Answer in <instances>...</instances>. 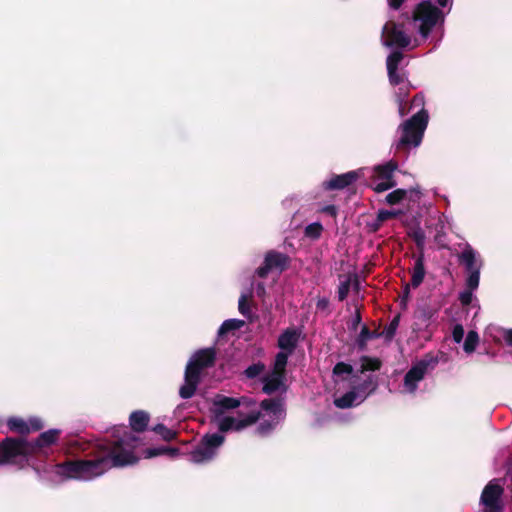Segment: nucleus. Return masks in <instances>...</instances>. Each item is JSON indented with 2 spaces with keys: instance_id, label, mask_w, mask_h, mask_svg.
I'll return each mask as SVG.
<instances>
[{
  "instance_id": "1",
  "label": "nucleus",
  "mask_w": 512,
  "mask_h": 512,
  "mask_svg": "<svg viewBox=\"0 0 512 512\" xmlns=\"http://www.w3.org/2000/svg\"><path fill=\"white\" fill-rule=\"evenodd\" d=\"M138 445V437L129 432L127 427L121 426L114 430L111 439H105L97 445L92 459L51 465L47 472L53 482L68 479L89 481L103 475L112 467L135 464L139 459L135 454Z\"/></svg>"
},
{
  "instance_id": "2",
  "label": "nucleus",
  "mask_w": 512,
  "mask_h": 512,
  "mask_svg": "<svg viewBox=\"0 0 512 512\" xmlns=\"http://www.w3.org/2000/svg\"><path fill=\"white\" fill-rule=\"evenodd\" d=\"M257 402L248 396L229 397L216 394L211 400L212 420L219 432H241L261 420L257 431L261 435L269 434L285 417L283 403L280 400L266 399Z\"/></svg>"
},
{
  "instance_id": "3",
  "label": "nucleus",
  "mask_w": 512,
  "mask_h": 512,
  "mask_svg": "<svg viewBox=\"0 0 512 512\" xmlns=\"http://www.w3.org/2000/svg\"><path fill=\"white\" fill-rule=\"evenodd\" d=\"M381 362L377 358L362 357L360 370L354 372L352 366L343 362L337 363L333 369L336 382H347L349 391L339 397H335L336 407L345 409L361 404L377 388L375 376L367 374L368 371H376Z\"/></svg>"
},
{
  "instance_id": "4",
  "label": "nucleus",
  "mask_w": 512,
  "mask_h": 512,
  "mask_svg": "<svg viewBox=\"0 0 512 512\" xmlns=\"http://www.w3.org/2000/svg\"><path fill=\"white\" fill-rule=\"evenodd\" d=\"M60 435V430L50 429L39 435L35 442L23 438H7L0 444V465L9 464L23 467L32 454L44 452L53 445Z\"/></svg>"
},
{
  "instance_id": "5",
  "label": "nucleus",
  "mask_w": 512,
  "mask_h": 512,
  "mask_svg": "<svg viewBox=\"0 0 512 512\" xmlns=\"http://www.w3.org/2000/svg\"><path fill=\"white\" fill-rule=\"evenodd\" d=\"M215 360V351L212 348H206L197 351L186 366L184 384L180 387L179 395L183 399L191 398L200 382V376L203 369L213 365Z\"/></svg>"
},
{
  "instance_id": "6",
  "label": "nucleus",
  "mask_w": 512,
  "mask_h": 512,
  "mask_svg": "<svg viewBox=\"0 0 512 512\" xmlns=\"http://www.w3.org/2000/svg\"><path fill=\"white\" fill-rule=\"evenodd\" d=\"M428 120V111L424 108L406 120L400 126L402 128V136L396 145V149L405 150L410 147H418L422 142Z\"/></svg>"
},
{
  "instance_id": "7",
  "label": "nucleus",
  "mask_w": 512,
  "mask_h": 512,
  "mask_svg": "<svg viewBox=\"0 0 512 512\" xmlns=\"http://www.w3.org/2000/svg\"><path fill=\"white\" fill-rule=\"evenodd\" d=\"M412 19L415 22H420L419 33L423 38H427L436 24L440 20L443 21L444 15L438 7L427 0L415 6Z\"/></svg>"
},
{
  "instance_id": "8",
  "label": "nucleus",
  "mask_w": 512,
  "mask_h": 512,
  "mask_svg": "<svg viewBox=\"0 0 512 512\" xmlns=\"http://www.w3.org/2000/svg\"><path fill=\"white\" fill-rule=\"evenodd\" d=\"M288 362V353L278 352L273 369L267 373L263 379V391L267 394L274 392H284L286 390V365Z\"/></svg>"
},
{
  "instance_id": "9",
  "label": "nucleus",
  "mask_w": 512,
  "mask_h": 512,
  "mask_svg": "<svg viewBox=\"0 0 512 512\" xmlns=\"http://www.w3.org/2000/svg\"><path fill=\"white\" fill-rule=\"evenodd\" d=\"M436 364L437 359L434 357H424L414 363L404 375L400 392L402 394H415L419 383L425 378L428 370L433 369Z\"/></svg>"
},
{
  "instance_id": "10",
  "label": "nucleus",
  "mask_w": 512,
  "mask_h": 512,
  "mask_svg": "<svg viewBox=\"0 0 512 512\" xmlns=\"http://www.w3.org/2000/svg\"><path fill=\"white\" fill-rule=\"evenodd\" d=\"M224 440L225 437L221 433L206 434L199 445L190 453V461L202 464L212 460Z\"/></svg>"
},
{
  "instance_id": "11",
  "label": "nucleus",
  "mask_w": 512,
  "mask_h": 512,
  "mask_svg": "<svg viewBox=\"0 0 512 512\" xmlns=\"http://www.w3.org/2000/svg\"><path fill=\"white\" fill-rule=\"evenodd\" d=\"M458 261L464 266L467 273L466 288L475 290L479 286L481 259H477L476 251L471 245L466 244L463 251L458 255Z\"/></svg>"
},
{
  "instance_id": "12",
  "label": "nucleus",
  "mask_w": 512,
  "mask_h": 512,
  "mask_svg": "<svg viewBox=\"0 0 512 512\" xmlns=\"http://www.w3.org/2000/svg\"><path fill=\"white\" fill-rule=\"evenodd\" d=\"M382 43L386 47L407 48L411 43V37L405 33L404 24L389 20L382 28Z\"/></svg>"
},
{
  "instance_id": "13",
  "label": "nucleus",
  "mask_w": 512,
  "mask_h": 512,
  "mask_svg": "<svg viewBox=\"0 0 512 512\" xmlns=\"http://www.w3.org/2000/svg\"><path fill=\"white\" fill-rule=\"evenodd\" d=\"M290 263L291 258L286 253L269 250L265 253L263 263L256 269L255 274L263 279L272 271H277L281 274L289 268Z\"/></svg>"
},
{
  "instance_id": "14",
  "label": "nucleus",
  "mask_w": 512,
  "mask_h": 512,
  "mask_svg": "<svg viewBox=\"0 0 512 512\" xmlns=\"http://www.w3.org/2000/svg\"><path fill=\"white\" fill-rule=\"evenodd\" d=\"M503 494V487L500 485L499 480H491L484 488L480 503L485 506V512H501V496Z\"/></svg>"
},
{
  "instance_id": "15",
  "label": "nucleus",
  "mask_w": 512,
  "mask_h": 512,
  "mask_svg": "<svg viewBox=\"0 0 512 512\" xmlns=\"http://www.w3.org/2000/svg\"><path fill=\"white\" fill-rule=\"evenodd\" d=\"M363 176V169L352 170L343 174H334L328 180L323 182V189L326 191L343 190L354 184Z\"/></svg>"
},
{
  "instance_id": "16",
  "label": "nucleus",
  "mask_w": 512,
  "mask_h": 512,
  "mask_svg": "<svg viewBox=\"0 0 512 512\" xmlns=\"http://www.w3.org/2000/svg\"><path fill=\"white\" fill-rule=\"evenodd\" d=\"M397 326L398 322H390L389 325L384 327L381 331L379 329L370 331L366 326H362L361 332L357 338L358 347L364 349L366 343L373 338L382 337L385 341H390L397 330Z\"/></svg>"
},
{
  "instance_id": "17",
  "label": "nucleus",
  "mask_w": 512,
  "mask_h": 512,
  "mask_svg": "<svg viewBox=\"0 0 512 512\" xmlns=\"http://www.w3.org/2000/svg\"><path fill=\"white\" fill-rule=\"evenodd\" d=\"M404 58L403 52L395 50L391 52L386 59V67L389 83L393 86L400 85L407 80L404 72L398 70L401 61Z\"/></svg>"
},
{
  "instance_id": "18",
  "label": "nucleus",
  "mask_w": 512,
  "mask_h": 512,
  "mask_svg": "<svg viewBox=\"0 0 512 512\" xmlns=\"http://www.w3.org/2000/svg\"><path fill=\"white\" fill-rule=\"evenodd\" d=\"M7 426L11 431L19 434H27L42 429L44 425L42 420L37 417H31L27 420L19 417H11L7 421Z\"/></svg>"
},
{
  "instance_id": "19",
  "label": "nucleus",
  "mask_w": 512,
  "mask_h": 512,
  "mask_svg": "<svg viewBox=\"0 0 512 512\" xmlns=\"http://www.w3.org/2000/svg\"><path fill=\"white\" fill-rule=\"evenodd\" d=\"M300 334L301 332L294 328H289L284 331L278 339V346L281 349L280 352H286L289 356L296 347Z\"/></svg>"
},
{
  "instance_id": "20",
  "label": "nucleus",
  "mask_w": 512,
  "mask_h": 512,
  "mask_svg": "<svg viewBox=\"0 0 512 512\" xmlns=\"http://www.w3.org/2000/svg\"><path fill=\"white\" fill-rule=\"evenodd\" d=\"M413 258H414L415 262H414V267L412 270L410 285L413 288H417L422 284V282L425 278V274H426L425 265H424V262H425L424 253L414 254Z\"/></svg>"
},
{
  "instance_id": "21",
  "label": "nucleus",
  "mask_w": 512,
  "mask_h": 512,
  "mask_svg": "<svg viewBox=\"0 0 512 512\" xmlns=\"http://www.w3.org/2000/svg\"><path fill=\"white\" fill-rule=\"evenodd\" d=\"M130 426L134 432H142L149 422V415L144 411H135L129 418Z\"/></svg>"
},
{
  "instance_id": "22",
  "label": "nucleus",
  "mask_w": 512,
  "mask_h": 512,
  "mask_svg": "<svg viewBox=\"0 0 512 512\" xmlns=\"http://www.w3.org/2000/svg\"><path fill=\"white\" fill-rule=\"evenodd\" d=\"M398 165L396 162L389 161L383 165H378L375 167V173L379 179L384 181H395L393 179V173L397 169Z\"/></svg>"
},
{
  "instance_id": "23",
  "label": "nucleus",
  "mask_w": 512,
  "mask_h": 512,
  "mask_svg": "<svg viewBox=\"0 0 512 512\" xmlns=\"http://www.w3.org/2000/svg\"><path fill=\"white\" fill-rule=\"evenodd\" d=\"M177 449L168 448L165 446L155 447V448H147L143 451L144 458H153L159 455H168L170 457H174L177 454Z\"/></svg>"
},
{
  "instance_id": "24",
  "label": "nucleus",
  "mask_w": 512,
  "mask_h": 512,
  "mask_svg": "<svg viewBox=\"0 0 512 512\" xmlns=\"http://www.w3.org/2000/svg\"><path fill=\"white\" fill-rule=\"evenodd\" d=\"M323 226L319 222H314L305 227L304 235L312 240H317L321 237Z\"/></svg>"
},
{
  "instance_id": "25",
  "label": "nucleus",
  "mask_w": 512,
  "mask_h": 512,
  "mask_svg": "<svg viewBox=\"0 0 512 512\" xmlns=\"http://www.w3.org/2000/svg\"><path fill=\"white\" fill-rule=\"evenodd\" d=\"M340 278H342V276H340ZM343 278L344 280L340 282L337 291L339 301H343L346 299L352 284V278L351 276H349V274L344 275Z\"/></svg>"
},
{
  "instance_id": "26",
  "label": "nucleus",
  "mask_w": 512,
  "mask_h": 512,
  "mask_svg": "<svg viewBox=\"0 0 512 512\" xmlns=\"http://www.w3.org/2000/svg\"><path fill=\"white\" fill-rule=\"evenodd\" d=\"M251 297L252 295L251 294H242L239 298V302H238V309H239V312L244 316V317H247L248 320H252L250 318V314H251V308H250V300H251Z\"/></svg>"
},
{
  "instance_id": "27",
  "label": "nucleus",
  "mask_w": 512,
  "mask_h": 512,
  "mask_svg": "<svg viewBox=\"0 0 512 512\" xmlns=\"http://www.w3.org/2000/svg\"><path fill=\"white\" fill-rule=\"evenodd\" d=\"M478 341H479V337H478L477 332L469 331L465 338V341H464V345H463L464 351L466 353H472L475 350V348L478 344Z\"/></svg>"
},
{
  "instance_id": "28",
  "label": "nucleus",
  "mask_w": 512,
  "mask_h": 512,
  "mask_svg": "<svg viewBox=\"0 0 512 512\" xmlns=\"http://www.w3.org/2000/svg\"><path fill=\"white\" fill-rule=\"evenodd\" d=\"M407 191L405 189H396L386 196V202L389 205L400 203L406 197Z\"/></svg>"
},
{
  "instance_id": "29",
  "label": "nucleus",
  "mask_w": 512,
  "mask_h": 512,
  "mask_svg": "<svg viewBox=\"0 0 512 512\" xmlns=\"http://www.w3.org/2000/svg\"><path fill=\"white\" fill-rule=\"evenodd\" d=\"M411 237L416 244L418 253H424L426 239L424 231L422 229H417L412 233Z\"/></svg>"
},
{
  "instance_id": "30",
  "label": "nucleus",
  "mask_w": 512,
  "mask_h": 512,
  "mask_svg": "<svg viewBox=\"0 0 512 512\" xmlns=\"http://www.w3.org/2000/svg\"><path fill=\"white\" fill-rule=\"evenodd\" d=\"M153 431L161 435V437L166 441L174 439L176 435L175 431L167 428L163 424H157L155 427H153Z\"/></svg>"
},
{
  "instance_id": "31",
  "label": "nucleus",
  "mask_w": 512,
  "mask_h": 512,
  "mask_svg": "<svg viewBox=\"0 0 512 512\" xmlns=\"http://www.w3.org/2000/svg\"><path fill=\"white\" fill-rule=\"evenodd\" d=\"M244 323L245 322H232V321L223 322V324L221 325V327L218 330V334H219V336H222L229 330L239 329L243 326Z\"/></svg>"
},
{
  "instance_id": "32",
  "label": "nucleus",
  "mask_w": 512,
  "mask_h": 512,
  "mask_svg": "<svg viewBox=\"0 0 512 512\" xmlns=\"http://www.w3.org/2000/svg\"><path fill=\"white\" fill-rule=\"evenodd\" d=\"M263 370H264L263 364H260V363L253 364L245 370V375L248 378H255V377L259 376L263 372Z\"/></svg>"
},
{
  "instance_id": "33",
  "label": "nucleus",
  "mask_w": 512,
  "mask_h": 512,
  "mask_svg": "<svg viewBox=\"0 0 512 512\" xmlns=\"http://www.w3.org/2000/svg\"><path fill=\"white\" fill-rule=\"evenodd\" d=\"M401 214H402V211H400V210H398V211L379 210L378 211L379 221H384V222L389 219L396 218Z\"/></svg>"
},
{
  "instance_id": "34",
  "label": "nucleus",
  "mask_w": 512,
  "mask_h": 512,
  "mask_svg": "<svg viewBox=\"0 0 512 512\" xmlns=\"http://www.w3.org/2000/svg\"><path fill=\"white\" fill-rule=\"evenodd\" d=\"M395 186H396V181H390V182L383 181V182L376 184V186L373 188V190L376 193H382V192L387 191Z\"/></svg>"
},
{
  "instance_id": "35",
  "label": "nucleus",
  "mask_w": 512,
  "mask_h": 512,
  "mask_svg": "<svg viewBox=\"0 0 512 512\" xmlns=\"http://www.w3.org/2000/svg\"><path fill=\"white\" fill-rule=\"evenodd\" d=\"M453 339L456 343H460L464 337V329L460 324H457L453 329Z\"/></svg>"
},
{
  "instance_id": "36",
  "label": "nucleus",
  "mask_w": 512,
  "mask_h": 512,
  "mask_svg": "<svg viewBox=\"0 0 512 512\" xmlns=\"http://www.w3.org/2000/svg\"><path fill=\"white\" fill-rule=\"evenodd\" d=\"M472 291L469 288L464 292L460 293L459 300L463 305H469L472 301Z\"/></svg>"
},
{
  "instance_id": "37",
  "label": "nucleus",
  "mask_w": 512,
  "mask_h": 512,
  "mask_svg": "<svg viewBox=\"0 0 512 512\" xmlns=\"http://www.w3.org/2000/svg\"><path fill=\"white\" fill-rule=\"evenodd\" d=\"M320 212L327 214L331 216L332 218H336L338 214V209L335 205H326L323 208H321Z\"/></svg>"
},
{
  "instance_id": "38",
  "label": "nucleus",
  "mask_w": 512,
  "mask_h": 512,
  "mask_svg": "<svg viewBox=\"0 0 512 512\" xmlns=\"http://www.w3.org/2000/svg\"><path fill=\"white\" fill-rule=\"evenodd\" d=\"M329 300L326 298L319 299L316 304V308L318 311H326L329 307Z\"/></svg>"
},
{
  "instance_id": "39",
  "label": "nucleus",
  "mask_w": 512,
  "mask_h": 512,
  "mask_svg": "<svg viewBox=\"0 0 512 512\" xmlns=\"http://www.w3.org/2000/svg\"><path fill=\"white\" fill-rule=\"evenodd\" d=\"M406 0H387L389 8L399 10Z\"/></svg>"
},
{
  "instance_id": "40",
  "label": "nucleus",
  "mask_w": 512,
  "mask_h": 512,
  "mask_svg": "<svg viewBox=\"0 0 512 512\" xmlns=\"http://www.w3.org/2000/svg\"><path fill=\"white\" fill-rule=\"evenodd\" d=\"M420 105L421 106L424 105V96L421 93L416 94L411 101V107L412 106H420Z\"/></svg>"
},
{
  "instance_id": "41",
  "label": "nucleus",
  "mask_w": 512,
  "mask_h": 512,
  "mask_svg": "<svg viewBox=\"0 0 512 512\" xmlns=\"http://www.w3.org/2000/svg\"><path fill=\"white\" fill-rule=\"evenodd\" d=\"M383 223L384 221H379V215L377 214L376 219L369 224L370 230L372 232H377L381 228Z\"/></svg>"
},
{
  "instance_id": "42",
  "label": "nucleus",
  "mask_w": 512,
  "mask_h": 512,
  "mask_svg": "<svg viewBox=\"0 0 512 512\" xmlns=\"http://www.w3.org/2000/svg\"><path fill=\"white\" fill-rule=\"evenodd\" d=\"M409 94V89L407 87H399L397 96V102H399L400 98H404V102H406V97Z\"/></svg>"
},
{
  "instance_id": "43",
  "label": "nucleus",
  "mask_w": 512,
  "mask_h": 512,
  "mask_svg": "<svg viewBox=\"0 0 512 512\" xmlns=\"http://www.w3.org/2000/svg\"><path fill=\"white\" fill-rule=\"evenodd\" d=\"M255 292L258 297H260V298L264 297V295L266 294L265 284L262 282L257 283Z\"/></svg>"
},
{
  "instance_id": "44",
  "label": "nucleus",
  "mask_w": 512,
  "mask_h": 512,
  "mask_svg": "<svg viewBox=\"0 0 512 512\" xmlns=\"http://www.w3.org/2000/svg\"><path fill=\"white\" fill-rule=\"evenodd\" d=\"M503 339L507 345L512 347V329L504 330Z\"/></svg>"
},
{
  "instance_id": "45",
  "label": "nucleus",
  "mask_w": 512,
  "mask_h": 512,
  "mask_svg": "<svg viewBox=\"0 0 512 512\" xmlns=\"http://www.w3.org/2000/svg\"><path fill=\"white\" fill-rule=\"evenodd\" d=\"M398 105H399V114L401 116H405L411 107H409L408 109H406L405 107V102H404V98H400L399 102H398Z\"/></svg>"
},
{
  "instance_id": "46",
  "label": "nucleus",
  "mask_w": 512,
  "mask_h": 512,
  "mask_svg": "<svg viewBox=\"0 0 512 512\" xmlns=\"http://www.w3.org/2000/svg\"><path fill=\"white\" fill-rule=\"evenodd\" d=\"M349 276H351L352 278V284L351 286H353V289L358 292L359 291V288H360V281H359V277L357 274H349Z\"/></svg>"
},
{
  "instance_id": "47",
  "label": "nucleus",
  "mask_w": 512,
  "mask_h": 512,
  "mask_svg": "<svg viewBox=\"0 0 512 512\" xmlns=\"http://www.w3.org/2000/svg\"><path fill=\"white\" fill-rule=\"evenodd\" d=\"M410 286H411L410 284L405 286L404 291H403L402 302H405L406 299L408 298L409 293H410Z\"/></svg>"
},
{
  "instance_id": "48",
  "label": "nucleus",
  "mask_w": 512,
  "mask_h": 512,
  "mask_svg": "<svg viewBox=\"0 0 512 512\" xmlns=\"http://www.w3.org/2000/svg\"><path fill=\"white\" fill-rule=\"evenodd\" d=\"M449 1H450V0H437V3H438V4H439V6H441V7H446Z\"/></svg>"
},
{
  "instance_id": "49",
  "label": "nucleus",
  "mask_w": 512,
  "mask_h": 512,
  "mask_svg": "<svg viewBox=\"0 0 512 512\" xmlns=\"http://www.w3.org/2000/svg\"><path fill=\"white\" fill-rule=\"evenodd\" d=\"M353 320H361V314L358 308H356L355 318Z\"/></svg>"
},
{
  "instance_id": "50",
  "label": "nucleus",
  "mask_w": 512,
  "mask_h": 512,
  "mask_svg": "<svg viewBox=\"0 0 512 512\" xmlns=\"http://www.w3.org/2000/svg\"><path fill=\"white\" fill-rule=\"evenodd\" d=\"M361 322L359 321H356V322H352V326H353V329H357L358 328V325L360 324Z\"/></svg>"
},
{
  "instance_id": "51",
  "label": "nucleus",
  "mask_w": 512,
  "mask_h": 512,
  "mask_svg": "<svg viewBox=\"0 0 512 512\" xmlns=\"http://www.w3.org/2000/svg\"><path fill=\"white\" fill-rule=\"evenodd\" d=\"M392 320H394V321L400 320V316L396 315Z\"/></svg>"
}]
</instances>
